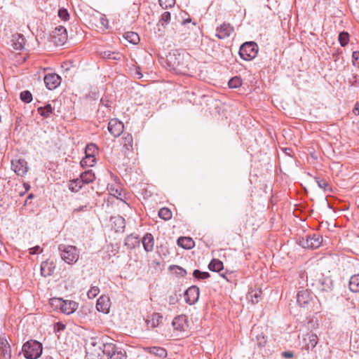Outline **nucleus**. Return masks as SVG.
I'll list each match as a JSON object with an SVG mask.
<instances>
[{
    "mask_svg": "<svg viewBox=\"0 0 359 359\" xmlns=\"http://www.w3.org/2000/svg\"><path fill=\"white\" fill-rule=\"evenodd\" d=\"M104 351L108 359H126V352L113 343H106Z\"/></svg>",
    "mask_w": 359,
    "mask_h": 359,
    "instance_id": "5",
    "label": "nucleus"
},
{
    "mask_svg": "<svg viewBox=\"0 0 359 359\" xmlns=\"http://www.w3.org/2000/svg\"><path fill=\"white\" fill-rule=\"evenodd\" d=\"M283 356L287 358H290L293 357V353L291 351H285L282 353Z\"/></svg>",
    "mask_w": 359,
    "mask_h": 359,
    "instance_id": "57",
    "label": "nucleus"
},
{
    "mask_svg": "<svg viewBox=\"0 0 359 359\" xmlns=\"http://www.w3.org/2000/svg\"><path fill=\"white\" fill-rule=\"evenodd\" d=\"M101 56L104 59H110L113 60H120L121 59V54L119 53L111 51H104L101 53Z\"/></svg>",
    "mask_w": 359,
    "mask_h": 359,
    "instance_id": "32",
    "label": "nucleus"
},
{
    "mask_svg": "<svg viewBox=\"0 0 359 359\" xmlns=\"http://www.w3.org/2000/svg\"><path fill=\"white\" fill-rule=\"evenodd\" d=\"M105 22L107 23V20L106 19H103V18H102V24L103 25H105V24H104Z\"/></svg>",
    "mask_w": 359,
    "mask_h": 359,
    "instance_id": "62",
    "label": "nucleus"
},
{
    "mask_svg": "<svg viewBox=\"0 0 359 359\" xmlns=\"http://www.w3.org/2000/svg\"><path fill=\"white\" fill-rule=\"evenodd\" d=\"M170 19H171L170 13L168 11H165L164 13H162V15L161 16L159 23H161V25L162 26L165 27V25H168L170 22Z\"/></svg>",
    "mask_w": 359,
    "mask_h": 359,
    "instance_id": "43",
    "label": "nucleus"
},
{
    "mask_svg": "<svg viewBox=\"0 0 359 359\" xmlns=\"http://www.w3.org/2000/svg\"><path fill=\"white\" fill-rule=\"evenodd\" d=\"M175 269H176L179 271H176V273L182 277L185 276V275L187 274L186 270L184 269L183 268H182L181 266H179L177 265H172L170 266V270H173Z\"/></svg>",
    "mask_w": 359,
    "mask_h": 359,
    "instance_id": "50",
    "label": "nucleus"
},
{
    "mask_svg": "<svg viewBox=\"0 0 359 359\" xmlns=\"http://www.w3.org/2000/svg\"><path fill=\"white\" fill-rule=\"evenodd\" d=\"M230 88H237L242 85V80L238 76L233 77L228 83Z\"/></svg>",
    "mask_w": 359,
    "mask_h": 359,
    "instance_id": "42",
    "label": "nucleus"
},
{
    "mask_svg": "<svg viewBox=\"0 0 359 359\" xmlns=\"http://www.w3.org/2000/svg\"><path fill=\"white\" fill-rule=\"evenodd\" d=\"M140 245V238L137 236L130 234L125 239V245L128 249H134Z\"/></svg>",
    "mask_w": 359,
    "mask_h": 359,
    "instance_id": "27",
    "label": "nucleus"
},
{
    "mask_svg": "<svg viewBox=\"0 0 359 359\" xmlns=\"http://www.w3.org/2000/svg\"><path fill=\"white\" fill-rule=\"evenodd\" d=\"M172 324L175 330L180 332L184 331L187 327L186 316L181 315L175 317Z\"/></svg>",
    "mask_w": 359,
    "mask_h": 359,
    "instance_id": "19",
    "label": "nucleus"
},
{
    "mask_svg": "<svg viewBox=\"0 0 359 359\" xmlns=\"http://www.w3.org/2000/svg\"><path fill=\"white\" fill-rule=\"evenodd\" d=\"M261 290H252L248 292V299H250L253 304L258 303L260 300Z\"/></svg>",
    "mask_w": 359,
    "mask_h": 359,
    "instance_id": "37",
    "label": "nucleus"
},
{
    "mask_svg": "<svg viewBox=\"0 0 359 359\" xmlns=\"http://www.w3.org/2000/svg\"><path fill=\"white\" fill-rule=\"evenodd\" d=\"M83 183L79 178H76L69 182L68 187L72 192H78L83 186Z\"/></svg>",
    "mask_w": 359,
    "mask_h": 359,
    "instance_id": "33",
    "label": "nucleus"
},
{
    "mask_svg": "<svg viewBox=\"0 0 359 359\" xmlns=\"http://www.w3.org/2000/svg\"><path fill=\"white\" fill-rule=\"evenodd\" d=\"M65 325L62 323L57 322L54 325V330L55 332H60L61 330H65Z\"/></svg>",
    "mask_w": 359,
    "mask_h": 359,
    "instance_id": "53",
    "label": "nucleus"
},
{
    "mask_svg": "<svg viewBox=\"0 0 359 359\" xmlns=\"http://www.w3.org/2000/svg\"><path fill=\"white\" fill-rule=\"evenodd\" d=\"M339 41L341 46H345L349 41V35L347 32H343L339 34Z\"/></svg>",
    "mask_w": 359,
    "mask_h": 359,
    "instance_id": "45",
    "label": "nucleus"
},
{
    "mask_svg": "<svg viewBox=\"0 0 359 359\" xmlns=\"http://www.w3.org/2000/svg\"><path fill=\"white\" fill-rule=\"evenodd\" d=\"M304 340L306 342L305 348L306 350L313 349L318 342V338L316 334H306Z\"/></svg>",
    "mask_w": 359,
    "mask_h": 359,
    "instance_id": "21",
    "label": "nucleus"
},
{
    "mask_svg": "<svg viewBox=\"0 0 359 359\" xmlns=\"http://www.w3.org/2000/svg\"><path fill=\"white\" fill-rule=\"evenodd\" d=\"M353 65L359 68V51H354L352 54Z\"/></svg>",
    "mask_w": 359,
    "mask_h": 359,
    "instance_id": "51",
    "label": "nucleus"
},
{
    "mask_svg": "<svg viewBox=\"0 0 359 359\" xmlns=\"http://www.w3.org/2000/svg\"><path fill=\"white\" fill-rule=\"evenodd\" d=\"M96 308L99 311L107 313L109 311L110 301L107 296H101L97 301Z\"/></svg>",
    "mask_w": 359,
    "mask_h": 359,
    "instance_id": "18",
    "label": "nucleus"
},
{
    "mask_svg": "<svg viewBox=\"0 0 359 359\" xmlns=\"http://www.w3.org/2000/svg\"><path fill=\"white\" fill-rule=\"evenodd\" d=\"M98 148L96 144L93 143L88 144L85 150L86 156L95 157V154L97 152Z\"/></svg>",
    "mask_w": 359,
    "mask_h": 359,
    "instance_id": "38",
    "label": "nucleus"
},
{
    "mask_svg": "<svg viewBox=\"0 0 359 359\" xmlns=\"http://www.w3.org/2000/svg\"><path fill=\"white\" fill-rule=\"evenodd\" d=\"M353 113L355 115H359V102H357L353 109Z\"/></svg>",
    "mask_w": 359,
    "mask_h": 359,
    "instance_id": "58",
    "label": "nucleus"
},
{
    "mask_svg": "<svg viewBox=\"0 0 359 359\" xmlns=\"http://www.w3.org/2000/svg\"><path fill=\"white\" fill-rule=\"evenodd\" d=\"M12 167L15 172L20 176L25 175L28 170L27 163L25 159L12 161Z\"/></svg>",
    "mask_w": 359,
    "mask_h": 359,
    "instance_id": "14",
    "label": "nucleus"
},
{
    "mask_svg": "<svg viewBox=\"0 0 359 359\" xmlns=\"http://www.w3.org/2000/svg\"><path fill=\"white\" fill-rule=\"evenodd\" d=\"M149 353L159 358H165L167 355V351L164 348L153 346L147 348Z\"/></svg>",
    "mask_w": 359,
    "mask_h": 359,
    "instance_id": "31",
    "label": "nucleus"
},
{
    "mask_svg": "<svg viewBox=\"0 0 359 359\" xmlns=\"http://www.w3.org/2000/svg\"><path fill=\"white\" fill-rule=\"evenodd\" d=\"M316 183L318 184V187L322 189L325 191H330L331 187L328 184V182L324 180L321 179L320 177H316L315 178Z\"/></svg>",
    "mask_w": 359,
    "mask_h": 359,
    "instance_id": "41",
    "label": "nucleus"
},
{
    "mask_svg": "<svg viewBox=\"0 0 359 359\" xmlns=\"http://www.w3.org/2000/svg\"><path fill=\"white\" fill-rule=\"evenodd\" d=\"M162 316L158 313H154L151 319H147L146 320L147 325L149 327H156L161 322Z\"/></svg>",
    "mask_w": 359,
    "mask_h": 359,
    "instance_id": "28",
    "label": "nucleus"
},
{
    "mask_svg": "<svg viewBox=\"0 0 359 359\" xmlns=\"http://www.w3.org/2000/svg\"><path fill=\"white\" fill-rule=\"evenodd\" d=\"M121 144L126 152L133 149V138L131 134L124 133L121 137Z\"/></svg>",
    "mask_w": 359,
    "mask_h": 359,
    "instance_id": "20",
    "label": "nucleus"
},
{
    "mask_svg": "<svg viewBox=\"0 0 359 359\" xmlns=\"http://www.w3.org/2000/svg\"><path fill=\"white\" fill-rule=\"evenodd\" d=\"M177 245L184 249H191L194 247V241L190 237H180L177 239Z\"/></svg>",
    "mask_w": 359,
    "mask_h": 359,
    "instance_id": "26",
    "label": "nucleus"
},
{
    "mask_svg": "<svg viewBox=\"0 0 359 359\" xmlns=\"http://www.w3.org/2000/svg\"><path fill=\"white\" fill-rule=\"evenodd\" d=\"M20 97L21 100L26 103H29L32 100V95L29 90H24L21 92Z\"/></svg>",
    "mask_w": 359,
    "mask_h": 359,
    "instance_id": "44",
    "label": "nucleus"
},
{
    "mask_svg": "<svg viewBox=\"0 0 359 359\" xmlns=\"http://www.w3.org/2000/svg\"><path fill=\"white\" fill-rule=\"evenodd\" d=\"M41 250V248L39 245L29 248V253L31 255H35L38 253L39 250Z\"/></svg>",
    "mask_w": 359,
    "mask_h": 359,
    "instance_id": "55",
    "label": "nucleus"
},
{
    "mask_svg": "<svg viewBox=\"0 0 359 359\" xmlns=\"http://www.w3.org/2000/svg\"><path fill=\"white\" fill-rule=\"evenodd\" d=\"M208 268L212 271H219L223 269V263L219 259H213L210 262Z\"/></svg>",
    "mask_w": 359,
    "mask_h": 359,
    "instance_id": "35",
    "label": "nucleus"
},
{
    "mask_svg": "<svg viewBox=\"0 0 359 359\" xmlns=\"http://www.w3.org/2000/svg\"><path fill=\"white\" fill-rule=\"evenodd\" d=\"M105 344L100 337H91L86 343V351L91 359H100L105 355Z\"/></svg>",
    "mask_w": 359,
    "mask_h": 359,
    "instance_id": "1",
    "label": "nucleus"
},
{
    "mask_svg": "<svg viewBox=\"0 0 359 359\" xmlns=\"http://www.w3.org/2000/svg\"><path fill=\"white\" fill-rule=\"evenodd\" d=\"M38 112L41 116L47 118L53 112V108L50 104H48L44 107H39Z\"/></svg>",
    "mask_w": 359,
    "mask_h": 359,
    "instance_id": "36",
    "label": "nucleus"
},
{
    "mask_svg": "<svg viewBox=\"0 0 359 359\" xmlns=\"http://www.w3.org/2000/svg\"><path fill=\"white\" fill-rule=\"evenodd\" d=\"M168 60L172 64L174 69H177L183 65V55L181 54H170Z\"/></svg>",
    "mask_w": 359,
    "mask_h": 359,
    "instance_id": "25",
    "label": "nucleus"
},
{
    "mask_svg": "<svg viewBox=\"0 0 359 359\" xmlns=\"http://www.w3.org/2000/svg\"><path fill=\"white\" fill-rule=\"evenodd\" d=\"M43 359H54L52 356L50 355H45Z\"/></svg>",
    "mask_w": 359,
    "mask_h": 359,
    "instance_id": "60",
    "label": "nucleus"
},
{
    "mask_svg": "<svg viewBox=\"0 0 359 359\" xmlns=\"http://www.w3.org/2000/svg\"><path fill=\"white\" fill-rule=\"evenodd\" d=\"M123 124L118 120L114 118L108 123L109 132L114 137H118L123 131Z\"/></svg>",
    "mask_w": 359,
    "mask_h": 359,
    "instance_id": "12",
    "label": "nucleus"
},
{
    "mask_svg": "<svg viewBox=\"0 0 359 359\" xmlns=\"http://www.w3.org/2000/svg\"><path fill=\"white\" fill-rule=\"evenodd\" d=\"M55 301L60 311L67 315L73 313L78 307V304L74 301H65L62 299H57Z\"/></svg>",
    "mask_w": 359,
    "mask_h": 359,
    "instance_id": "8",
    "label": "nucleus"
},
{
    "mask_svg": "<svg viewBox=\"0 0 359 359\" xmlns=\"http://www.w3.org/2000/svg\"><path fill=\"white\" fill-rule=\"evenodd\" d=\"M79 179L83 184H89L95 180V177L92 170H87L81 174Z\"/></svg>",
    "mask_w": 359,
    "mask_h": 359,
    "instance_id": "29",
    "label": "nucleus"
},
{
    "mask_svg": "<svg viewBox=\"0 0 359 359\" xmlns=\"http://www.w3.org/2000/svg\"><path fill=\"white\" fill-rule=\"evenodd\" d=\"M142 245L146 252H151L154 249V241L151 233H147L142 238Z\"/></svg>",
    "mask_w": 359,
    "mask_h": 359,
    "instance_id": "23",
    "label": "nucleus"
},
{
    "mask_svg": "<svg viewBox=\"0 0 359 359\" xmlns=\"http://www.w3.org/2000/svg\"><path fill=\"white\" fill-rule=\"evenodd\" d=\"M44 83L49 90L56 88L61 82V78L56 74H48L44 76Z\"/></svg>",
    "mask_w": 359,
    "mask_h": 359,
    "instance_id": "13",
    "label": "nucleus"
},
{
    "mask_svg": "<svg viewBox=\"0 0 359 359\" xmlns=\"http://www.w3.org/2000/svg\"><path fill=\"white\" fill-rule=\"evenodd\" d=\"M58 16L64 21L69 19V15L67 9L62 8L58 11Z\"/></svg>",
    "mask_w": 359,
    "mask_h": 359,
    "instance_id": "49",
    "label": "nucleus"
},
{
    "mask_svg": "<svg viewBox=\"0 0 359 359\" xmlns=\"http://www.w3.org/2000/svg\"><path fill=\"white\" fill-rule=\"evenodd\" d=\"M258 46L255 42L244 43L240 48L239 55L245 60H251L257 56Z\"/></svg>",
    "mask_w": 359,
    "mask_h": 359,
    "instance_id": "4",
    "label": "nucleus"
},
{
    "mask_svg": "<svg viewBox=\"0 0 359 359\" xmlns=\"http://www.w3.org/2000/svg\"><path fill=\"white\" fill-rule=\"evenodd\" d=\"M199 288L196 285L189 287L184 292L185 301L190 305L194 304L199 298Z\"/></svg>",
    "mask_w": 359,
    "mask_h": 359,
    "instance_id": "9",
    "label": "nucleus"
},
{
    "mask_svg": "<svg viewBox=\"0 0 359 359\" xmlns=\"http://www.w3.org/2000/svg\"><path fill=\"white\" fill-rule=\"evenodd\" d=\"M100 293V288L97 286H92L87 292L89 299H94Z\"/></svg>",
    "mask_w": 359,
    "mask_h": 359,
    "instance_id": "47",
    "label": "nucleus"
},
{
    "mask_svg": "<svg viewBox=\"0 0 359 359\" xmlns=\"http://www.w3.org/2000/svg\"><path fill=\"white\" fill-rule=\"evenodd\" d=\"M95 163V157L86 156L81 161L83 167H92Z\"/></svg>",
    "mask_w": 359,
    "mask_h": 359,
    "instance_id": "39",
    "label": "nucleus"
},
{
    "mask_svg": "<svg viewBox=\"0 0 359 359\" xmlns=\"http://www.w3.org/2000/svg\"><path fill=\"white\" fill-rule=\"evenodd\" d=\"M58 250L62 259L68 264L76 262L79 258V252L74 245L60 244Z\"/></svg>",
    "mask_w": 359,
    "mask_h": 359,
    "instance_id": "3",
    "label": "nucleus"
},
{
    "mask_svg": "<svg viewBox=\"0 0 359 359\" xmlns=\"http://www.w3.org/2000/svg\"><path fill=\"white\" fill-rule=\"evenodd\" d=\"M193 276L197 279H206L210 277V273L208 272H203L196 269L193 272Z\"/></svg>",
    "mask_w": 359,
    "mask_h": 359,
    "instance_id": "46",
    "label": "nucleus"
},
{
    "mask_svg": "<svg viewBox=\"0 0 359 359\" xmlns=\"http://www.w3.org/2000/svg\"><path fill=\"white\" fill-rule=\"evenodd\" d=\"M158 1H159L160 6L164 9L171 8L175 4V0H158Z\"/></svg>",
    "mask_w": 359,
    "mask_h": 359,
    "instance_id": "48",
    "label": "nucleus"
},
{
    "mask_svg": "<svg viewBox=\"0 0 359 359\" xmlns=\"http://www.w3.org/2000/svg\"><path fill=\"white\" fill-rule=\"evenodd\" d=\"M53 42L56 46L64 45L67 40V33L63 26L57 27L52 33Z\"/></svg>",
    "mask_w": 359,
    "mask_h": 359,
    "instance_id": "7",
    "label": "nucleus"
},
{
    "mask_svg": "<svg viewBox=\"0 0 359 359\" xmlns=\"http://www.w3.org/2000/svg\"><path fill=\"white\" fill-rule=\"evenodd\" d=\"M311 301V293L307 290H302L298 292L297 294V302L300 306H307Z\"/></svg>",
    "mask_w": 359,
    "mask_h": 359,
    "instance_id": "16",
    "label": "nucleus"
},
{
    "mask_svg": "<svg viewBox=\"0 0 359 359\" xmlns=\"http://www.w3.org/2000/svg\"><path fill=\"white\" fill-rule=\"evenodd\" d=\"M158 216L164 220H168L172 217V212L167 208H162L158 211Z\"/></svg>",
    "mask_w": 359,
    "mask_h": 359,
    "instance_id": "40",
    "label": "nucleus"
},
{
    "mask_svg": "<svg viewBox=\"0 0 359 359\" xmlns=\"http://www.w3.org/2000/svg\"><path fill=\"white\" fill-rule=\"evenodd\" d=\"M258 345L259 346H264L266 344V340L264 336H257Z\"/></svg>",
    "mask_w": 359,
    "mask_h": 359,
    "instance_id": "54",
    "label": "nucleus"
},
{
    "mask_svg": "<svg viewBox=\"0 0 359 359\" xmlns=\"http://www.w3.org/2000/svg\"><path fill=\"white\" fill-rule=\"evenodd\" d=\"M0 355L1 359H11V348L4 337H0Z\"/></svg>",
    "mask_w": 359,
    "mask_h": 359,
    "instance_id": "15",
    "label": "nucleus"
},
{
    "mask_svg": "<svg viewBox=\"0 0 359 359\" xmlns=\"http://www.w3.org/2000/svg\"><path fill=\"white\" fill-rule=\"evenodd\" d=\"M110 222L112 229H114L116 232H120L124 230L126 222L123 217L119 215L113 216L111 217Z\"/></svg>",
    "mask_w": 359,
    "mask_h": 359,
    "instance_id": "17",
    "label": "nucleus"
},
{
    "mask_svg": "<svg viewBox=\"0 0 359 359\" xmlns=\"http://www.w3.org/2000/svg\"><path fill=\"white\" fill-rule=\"evenodd\" d=\"M313 285L321 292L331 291L333 287L332 279L330 277H325L323 276L313 283Z\"/></svg>",
    "mask_w": 359,
    "mask_h": 359,
    "instance_id": "10",
    "label": "nucleus"
},
{
    "mask_svg": "<svg viewBox=\"0 0 359 359\" xmlns=\"http://www.w3.org/2000/svg\"><path fill=\"white\" fill-rule=\"evenodd\" d=\"M12 41V46L15 50H21L23 49L25 43V39L22 34H16L13 35Z\"/></svg>",
    "mask_w": 359,
    "mask_h": 359,
    "instance_id": "22",
    "label": "nucleus"
},
{
    "mask_svg": "<svg viewBox=\"0 0 359 359\" xmlns=\"http://www.w3.org/2000/svg\"><path fill=\"white\" fill-rule=\"evenodd\" d=\"M323 238L318 234L307 235L299 241L300 245L304 248L316 249L320 247Z\"/></svg>",
    "mask_w": 359,
    "mask_h": 359,
    "instance_id": "6",
    "label": "nucleus"
},
{
    "mask_svg": "<svg viewBox=\"0 0 359 359\" xmlns=\"http://www.w3.org/2000/svg\"><path fill=\"white\" fill-rule=\"evenodd\" d=\"M42 344L36 340L25 342L22 348L24 356L27 359H37L42 353Z\"/></svg>",
    "mask_w": 359,
    "mask_h": 359,
    "instance_id": "2",
    "label": "nucleus"
},
{
    "mask_svg": "<svg viewBox=\"0 0 359 359\" xmlns=\"http://www.w3.org/2000/svg\"><path fill=\"white\" fill-rule=\"evenodd\" d=\"M177 302V299L175 295H170L169 297V304H175Z\"/></svg>",
    "mask_w": 359,
    "mask_h": 359,
    "instance_id": "56",
    "label": "nucleus"
},
{
    "mask_svg": "<svg viewBox=\"0 0 359 359\" xmlns=\"http://www.w3.org/2000/svg\"><path fill=\"white\" fill-rule=\"evenodd\" d=\"M349 82L352 86H355V87L359 86V76H358L356 74L353 75L352 78L350 79Z\"/></svg>",
    "mask_w": 359,
    "mask_h": 359,
    "instance_id": "52",
    "label": "nucleus"
},
{
    "mask_svg": "<svg viewBox=\"0 0 359 359\" xmlns=\"http://www.w3.org/2000/svg\"><path fill=\"white\" fill-rule=\"evenodd\" d=\"M190 20H191L190 19H188V20L182 21L181 23V26L182 27L185 23L190 22Z\"/></svg>",
    "mask_w": 359,
    "mask_h": 359,
    "instance_id": "59",
    "label": "nucleus"
},
{
    "mask_svg": "<svg viewBox=\"0 0 359 359\" xmlns=\"http://www.w3.org/2000/svg\"><path fill=\"white\" fill-rule=\"evenodd\" d=\"M124 38L133 44H137L140 41L139 35L136 32H128L124 34Z\"/></svg>",
    "mask_w": 359,
    "mask_h": 359,
    "instance_id": "34",
    "label": "nucleus"
},
{
    "mask_svg": "<svg viewBox=\"0 0 359 359\" xmlns=\"http://www.w3.org/2000/svg\"><path fill=\"white\" fill-rule=\"evenodd\" d=\"M234 32L233 27L229 24L224 22L216 29V36L219 39H224L231 36Z\"/></svg>",
    "mask_w": 359,
    "mask_h": 359,
    "instance_id": "11",
    "label": "nucleus"
},
{
    "mask_svg": "<svg viewBox=\"0 0 359 359\" xmlns=\"http://www.w3.org/2000/svg\"><path fill=\"white\" fill-rule=\"evenodd\" d=\"M136 73H137V74H138V75H139V78L142 77V74L139 72V70H137V71H136Z\"/></svg>",
    "mask_w": 359,
    "mask_h": 359,
    "instance_id": "61",
    "label": "nucleus"
},
{
    "mask_svg": "<svg viewBox=\"0 0 359 359\" xmlns=\"http://www.w3.org/2000/svg\"><path fill=\"white\" fill-rule=\"evenodd\" d=\"M349 289L353 292H359V274L353 275L349 280Z\"/></svg>",
    "mask_w": 359,
    "mask_h": 359,
    "instance_id": "30",
    "label": "nucleus"
},
{
    "mask_svg": "<svg viewBox=\"0 0 359 359\" xmlns=\"http://www.w3.org/2000/svg\"><path fill=\"white\" fill-rule=\"evenodd\" d=\"M55 266L53 262L48 261L43 262L41 264V273L43 276L47 277L53 274Z\"/></svg>",
    "mask_w": 359,
    "mask_h": 359,
    "instance_id": "24",
    "label": "nucleus"
}]
</instances>
